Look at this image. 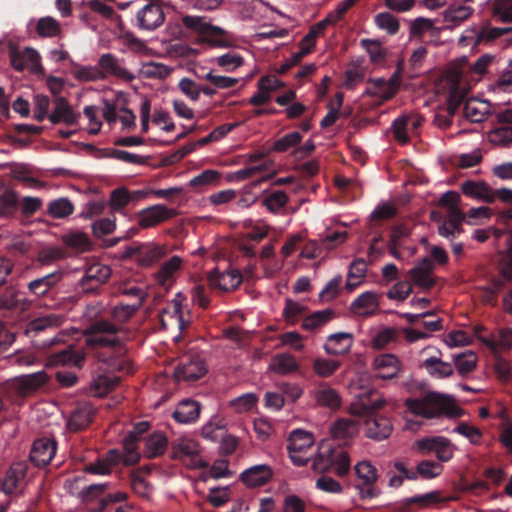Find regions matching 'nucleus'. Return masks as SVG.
Masks as SVG:
<instances>
[{"mask_svg":"<svg viewBox=\"0 0 512 512\" xmlns=\"http://www.w3.org/2000/svg\"><path fill=\"white\" fill-rule=\"evenodd\" d=\"M386 399L375 391H367L355 397L349 407V413L353 416L363 417L382 409L386 405Z\"/></svg>","mask_w":512,"mask_h":512,"instance_id":"obj_10","label":"nucleus"},{"mask_svg":"<svg viewBox=\"0 0 512 512\" xmlns=\"http://www.w3.org/2000/svg\"><path fill=\"white\" fill-rule=\"evenodd\" d=\"M331 435L338 440L348 441L358 433V424L348 418H341L330 427Z\"/></svg>","mask_w":512,"mask_h":512,"instance_id":"obj_35","label":"nucleus"},{"mask_svg":"<svg viewBox=\"0 0 512 512\" xmlns=\"http://www.w3.org/2000/svg\"><path fill=\"white\" fill-rule=\"evenodd\" d=\"M64 315L51 313L33 320L30 323V330L42 331L47 328L58 327L64 322Z\"/></svg>","mask_w":512,"mask_h":512,"instance_id":"obj_51","label":"nucleus"},{"mask_svg":"<svg viewBox=\"0 0 512 512\" xmlns=\"http://www.w3.org/2000/svg\"><path fill=\"white\" fill-rule=\"evenodd\" d=\"M477 355L472 351H466L453 356V362L457 373L466 376L475 370L477 366Z\"/></svg>","mask_w":512,"mask_h":512,"instance_id":"obj_40","label":"nucleus"},{"mask_svg":"<svg viewBox=\"0 0 512 512\" xmlns=\"http://www.w3.org/2000/svg\"><path fill=\"white\" fill-rule=\"evenodd\" d=\"M373 368L378 378L392 379L400 372L401 362L393 354H381L375 357Z\"/></svg>","mask_w":512,"mask_h":512,"instance_id":"obj_18","label":"nucleus"},{"mask_svg":"<svg viewBox=\"0 0 512 512\" xmlns=\"http://www.w3.org/2000/svg\"><path fill=\"white\" fill-rule=\"evenodd\" d=\"M111 275L110 268L101 263L90 265L84 274L83 281L85 283L103 284Z\"/></svg>","mask_w":512,"mask_h":512,"instance_id":"obj_42","label":"nucleus"},{"mask_svg":"<svg viewBox=\"0 0 512 512\" xmlns=\"http://www.w3.org/2000/svg\"><path fill=\"white\" fill-rule=\"evenodd\" d=\"M392 430L391 420L387 417H375L367 419L365 422V435L376 441L388 438Z\"/></svg>","mask_w":512,"mask_h":512,"instance_id":"obj_24","label":"nucleus"},{"mask_svg":"<svg viewBox=\"0 0 512 512\" xmlns=\"http://www.w3.org/2000/svg\"><path fill=\"white\" fill-rule=\"evenodd\" d=\"M98 68L103 74V80L112 76L123 80H132L133 74L125 68L123 60L112 53L102 54L97 61Z\"/></svg>","mask_w":512,"mask_h":512,"instance_id":"obj_11","label":"nucleus"},{"mask_svg":"<svg viewBox=\"0 0 512 512\" xmlns=\"http://www.w3.org/2000/svg\"><path fill=\"white\" fill-rule=\"evenodd\" d=\"M343 93L338 92L335 98L328 103V113L321 121L323 128L333 125L340 117V108L343 105Z\"/></svg>","mask_w":512,"mask_h":512,"instance_id":"obj_50","label":"nucleus"},{"mask_svg":"<svg viewBox=\"0 0 512 512\" xmlns=\"http://www.w3.org/2000/svg\"><path fill=\"white\" fill-rule=\"evenodd\" d=\"M199 454V443L189 436H181L172 442V457L181 461L189 468L206 466V463Z\"/></svg>","mask_w":512,"mask_h":512,"instance_id":"obj_4","label":"nucleus"},{"mask_svg":"<svg viewBox=\"0 0 512 512\" xmlns=\"http://www.w3.org/2000/svg\"><path fill=\"white\" fill-rule=\"evenodd\" d=\"M175 215L174 209L163 204H156L139 210L136 213V218L140 228L150 229L170 220Z\"/></svg>","mask_w":512,"mask_h":512,"instance_id":"obj_9","label":"nucleus"},{"mask_svg":"<svg viewBox=\"0 0 512 512\" xmlns=\"http://www.w3.org/2000/svg\"><path fill=\"white\" fill-rule=\"evenodd\" d=\"M375 23L378 28L385 30L390 35H394L399 30V22L395 16L389 12H381L376 15Z\"/></svg>","mask_w":512,"mask_h":512,"instance_id":"obj_61","label":"nucleus"},{"mask_svg":"<svg viewBox=\"0 0 512 512\" xmlns=\"http://www.w3.org/2000/svg\"><path fill=\"white\" fill-rule=\"evenodd\" d=\"M379 297L377 292L366 291L352 302L351 310L360 316H370L379 308Z\"/></svg>","mask_w":512,"mask_h":512,"instance_id":"obj_23","label":"nucleus"},{"mask_svg":"<svg viewBox=\"0 0 512 512\" xmlns=\"http://www.w3.org/2000/svg\"><path fill=\"white\" fill-rule=\"evenodd\" d=\"M48 381V376L44 371H39L32 374L22 375L10 381V389L15 391L20 396H27L39 388H41Z\"/></svg>","mask_w":512,"mask_h":512,"instance_id":"obj_12","label":"nucleus"},{"mask_svg":"<svg viewBox=\"0 0 512 512\" xmlns=\"http://www.w3.org/2000/svg\"><path fill=\"white\" fill-rule=\"evenodd\" d=\"M207 369L205 363L199 359H191L178 365L174 371L177 381H194L201 378Z\"/></svg>","mask_w":512,"mask_h":512,"instance_id":"obj_21","label":"nucleus"},{"mask_svg":"<svg viewBox=\"0 0 512 512\" xmlns=\"http://www.w3.org/2000/svg\"><path fill=\"white\" fill-rule=\"evenodd\" d=\"M491 103L476 98L468 99L464 106V116L474 123L484 121L491 114Z\"/></svg>","mask_w":512,"mask_h":512,"instance_id":"obj_26","label":"nucleus"},{"mask_svg":"<svg viewBox=\"0 0 512 512\" xmlns=\"http://www.w3.org/2000/svg\"><path fill=\"white\" fill-rule=\"evenodd\" d=\"M73 77L81 82H96L103 80V74L100 72L97 63L95 65L74 64L72 71Z\"/></svg>","mask_w":512,"mask_h":512,"instance_id":"obj_41","label":"nucleus"},{"mask_svg":"<svg viewBox=\"0 0 512 512\" xmlns=\"http://www.w3.org/2000/svg\"><path fill=\"white\" fill-rule=\"evenodd\" d=\"M131 195L126 188H117L111 192L109 205L115 212L122 211L130 202Z\"/></svg>","mask_w":512,"mask_h":512,"instance_id":"obj_59","label":"nucleus"},{"mask_svg":"<svg viewBox=\"0 0 512 512\" xmlns=\"http://www.w3.org/2000/svg\"><path fill=\"white\" fill-rule=\"evenodd\" d=\"M489 141L498 146H506L512 142V127L503 126L493 129L488 134Z\"/></svg>","mask_w":512,"mask_h":512,"instance_id":"obj_62","label":"nucleus"},{"mask_svg":"<svg viewBox=\"0 0 512 512\" xmlns=\"http://www.w3.org/2000/svg\"><path fill=\"white\" fill-rule=\"evenodd\" d=\"M49 120L54 123H65L72 125L77 122L78 116L66 99L59 97L55 99L53 111L48 116Z\"/></svg>","mask_w":512,"mask_h":512,"instance_id":"obj_27","label":"nucleus"},{"mask_svg":"<svg viewBox=\"0 0 512 512\" xmlns=\"http://www.w3.org/2000/svg\"><path fill=\"white\" fill-rule=\"evenodd\" d=\"M288 202V196L284 191H275L267 195L263 201V206L272 213H278Z\"/></svg>","mask_w":512,"mask_h":512,"instance_id":"obj_54","label":"nucleus"},{"mask_svg":"<svg viewBox=\"0 0 512 512\" xmlns=\"http://www.w3.org/2000/svg\"><path fill=\"white\" fill-rule=\"evenodd\" d=\"M139 307L140 302H135L133 304H119L111 309L110 314L114 321L123 323L129 320Z\"/></svg>","mask_w":512,"mask_h":512,"instance_id":"obj_57","label":"nucleus"},{"mask_svg":"<svg viewBox=\"0 0 512 512\" xmlns=\"http://www.w3.org/2000/svg\"><path fill=\"white\" fill-rule=\"evenodd\" d=\"M164 22V13L160 5L149 3L137 13L138 27L143 30H154Z\"/></svg>","mask_w":512,"mask_h":512,"instance_id":"obj_15","label":"nucleus"},{"mask_svg":"<svg viewBox=\"0 0 512 512\" xmlns=\"http://www.w3.org/2000/svg\"><path fill=\"white\" fill-rule=\"evenodd\" d=\"M354 336L349 332H338L327 337L324 350L327 354L341 356L348 354L353 346Z\"/></svg>","mask_w":512,"mask_h":512,"instance_id":"obj_16","label":"nucleus"},{"mask_svg":"<svg viewBox=\"0 0 512 512\" xmlns=\"http://www.w3.org/2000/svg\"><path fill=\"white\" fill-rule=\"evenodd\" d=\"M336 450L330 445H322L313 460V468L317 472H325L332 468Z\"/></svg>","mask_w":512,"mask_h":512,"instance_id":"obj_44","label":"nucleus"},{"mask_svg":"<svg viewBox=\"0 0 512 512\" xmlns=\"http://www.w3.org/2000/svg\"><path fill=\"white\" fill-rule=\"evenodd\" d=\"M118 327L102 320L92 324L86 331V343L92 347H108L116 344Z\"/></svg>","mask_w":512,"mask_h":512,"instance_id":"obj_7","label":"nucleus"},{"mask_svg":"<svg viewBox=\"0 0 512 512\" xmlns=\"http://www.w3.org/2000/svg\"><path fill=\"white\" fill-rule=\"evenodd\" d=\"M299 365L295 357L288 353L277 354L272 357L269 370L280 375H287L298 371Z\"/></svg>","mask_w":512,"mask_h":512,"instance_id":"obj_34","label":"nucleus"},{"mask_svg":"<svg viewBox=\"0 0 512 512\" xmlns=\"http://www.w3.org/2000/svg\"><path fill=\"white\" fill-rule=\"evenodd\" d=\"M334 317V312L331 309H325L312 313L304 318L302 328L307 331H313L326 323Z\"/></svg>","mask_w":512,"mask_h":512,"instance_id":"obj_45","label":"nucleus"},{"mask_svg":"<svg viewBox=\"0 0 512 512\" xmlns=\"http://www.w3.org/2000/svg\"><path fill=\"white\" fill-rule=\"evenodd\" d=\"M405 406L414 415L423 418H437L442 414L454 416L457 407L453 397L439 392H429L421 399L408 398Z\"/></svg>","mask_w":512,"mask_h":512,"instance_id":"obj_2","label":"nucleus"},{"mask_svg":"<svg viewBox=\"0 0 512 512\" xmlns=\"http://www.w3.org/2000/svg\"><path fill=\"white\" fill-rule=\"evenodd\" d=\"M56 453V442L52 439L42 438L34 442L30 452L31 460L37 466H45Z\"/></svg>","mask_w":512,"mask_h":512,"instance_id":"obj_20","label":"nucleus"},{"mask_svg":"<svg viewBox=\"0 0 512 512\" xmlns=\"http://www.w3.org/2000/svg\"><path fill=\"white\" fill-rule=\"evenodd\" d=\"M355 474L363 486H372L378 480L377 468L368 460H362L354 466Z\"/></svg>","mask_w":512,"mask_h":512,"instance_id":"obj_38","label":"nucleus"},{"mask_svg":"<svg viewBox=\"0 0 512 512\" xmlns=\"http://www.w3.org/2000/svg\"><path fill=\"white\" fill-rule=\"evenodd\" d=\"M317 405L330 410L340 408L342 399L339 393L327 384L320 385L313 393Z\"/></svg>","mask_w":512,"mask_h":512,"instance_id":"obj_29","label":"nucleus"},{"mask_svg":"<svg viewBox=\"0 0 512 512\" xmlns=\"http://www.w3.org/2000/svg\"><path fill=\"white\" fill-rule=\"evenodd\" d=\"M61 279L62 274L60 272H53L30 281L27 287L32 294L36 296H43L55 287Z\"/></svg>","mask_w":512,"mask_h":512,"instance_id":"obj_32","label":"nucleus"},{"mask_svg":"<svg viewBox=\"0 0 512 512\" xmlns=\"http://www.w3.org/2000/svg\"><path fill=\"white\" fill-rule=\"evenodd\" d=\"M204 79L213 85L215 89H230L235 87L239 82L238 78L220 75L213 70L206 73Z\"/></svg>","mask_w":512,"mask_h":512,"instance_id":"obj_56","label":"nucleus"},{"mask_svg":"<svg viewBox=\"0 0 512 512\" xmlns=\"http://www.w3.org/2000/svg\"><path fill=\"white\" fill-rule=\"evenodd\" d=\"M473 13V7L467 3H453L443 11L442 16L444 22L458 26L469 19Z\"/></svg>","mask_w":512,"mask_h":512,"instance_id":"obj_30","label":"nucleus"},{"mask_svg":"<svg viewBox=\"0 0 512 512\" xmlns=\"http://www.w3.org/2000/svg\"><path fill=\"white\" fill-rule=\"evenodd\" d=\"M183 260L180 256H172L169 260L161 264L154 278L157 284L162 287L170 288L176 278V274L182 268Z\"/></svg>","mask_w":512,"mask_h":512,"instance_id":"obj_17","label":"nucleus"},{"mask_svg":"<svg viewBox=\"0 0 512 512\" xmlns=\"http://www.w3.org/2000/svg\"><path fill=\"white\" fill-rule=\"evenodd\" d=\"M200 405L190 399L181 401L173 412L174 419L179 423H190L198 419Z\"/></svg>","mask_w":512,"mask_h":512,"instance_id":"obj_33","label":"nucleus"},{"mask_svg":"<svg viewBox=\"0 0 512 512\" xmlns=\"http://www.w3.org/2000/svg\"><path fill=\"white\" fill-rule=\"evenodd\" d=\"M182 23L187 29L198 33L202 38H204L205 35L223 32L221 27L212 25L209 20L203 16L186 15L182 17Z\"/></svg>","mask_w":512,"mask_h":512,"instance_id":"obj_28","label":"nucleus"},{"mask_svg":"<svg viewBox=\"0 0 512 512\" xmlns=\"http://www.w3.org/2000/svg\"><path fill=\"white\" fill-rule=\"evenodd\" d=\"M94 414L93 407L88 402L78 403L68 420V427L72 431L81 430L89 425Z\"/></svg>","mask_w":512,"mask_h":512,"instance_id":"obj_25","label":"nucleus"},{"mask_svg":"<svg viewBox=\"0 0 512 512\" xmlns=\"http://www.w3.org/2000/svg\"><path fill=\"white\" fill-rule=\"evenodd\" d=\"M340 367V362L337 360L316 358L313 362V370L316 375L322 378L332 376Z\"/></svg>","mask_w":512,"mask_h":512,"instance_id":"obj_52","label":"nucleus"},{"mask_svg":"<svg viewBox=\"0 0 512 512\" xmlns=\"http://www.w3.org/2000/svg\"><path fill=\"white\" fill-rule=\"evenodd\" d=\"M166 253L167 247L165 245L150 243L141 249V262L145 265H149L164 257Z\"/></svg>","mask_w":512,"mask_h":512,"instance_id":"obj_53","label":"nucleus"},{"mask_svg":"<svg viewBox=\"0 0 512 512\" xmlns=\"http://www.w3.org/2000/svg\"><path fill=\"white\" fill-rule=\"evenodd\" d=\"M367 272V263L363 259L354 260L350 267L347 276L346 289L353 291L364 280Z\"/></svg>","mask_w":512,"mask_h":512,"instance_id":"obj_37","label":"nucleus"},{"mask_svg":"<svg viewBox=\"0 0 512 512\" xmlns=\"http://www.w3.org/2000/svg\"><path fill=\"white\" fill-rule=\"evenodd\" d=\"M493 16L502 22H512V0H489Z\"/></svg>","mask_w":512,"mask_h":512,"instance_id":"obj_49","label":"nucleus"},{"mask_svg":"<svg viewBox=\"0 0 512 512\" xmlns=\"http://www.w3.org/2000/svg\"><path fill=\"white\" fill-rule=\"evenodd\" d=\"M462 191L471 198L487 203L494 202V190L484 182L466 181L462 184Z\"/></svg>","mask_w":512,"mask_h":512,"instance_id":"obj_31","label":"nucleus"},{"mask_svg":"<svg viewBox=\"0 0 512 512\" xmlns=\"http://www.w3.org/2000/svg\"><path fill=\"white\" fill-rule=\"evenodd\" d=\"M211 61L225 72H233L244 64V58L235 51L216 56Z\"/></svg>","mask_w":512,"mask_h":512,"instance_id":"obj_39","label":"nucleus"},{"mask_svg":"<svg viewBox=\"0 0 512 512\" xmlns=\"http://www.w3.org/2000/svg\"><path fill=\"white\" fill-rule=\"evenodd\" d=\"M54 363L80 367L84 361V354L81 351L64 350L54 355Z\"/></svg>","mask_w":512,"mask_h":512,"instance_id":"obj_60","label":"nucleus"},{"mask_svg":"<svg viewBox=\"0 0 512 512\" xmlns=\"http://www.w3.org/2000/svg\"><path fill=\"white\" fill-rule=\"evenodd\" d=\"M119 453L116 450L109 452L106 459L98 460L95 463H91L85 467V471L97 475H106L111 471V467L119 459Z\"/></svg>","mask_w":512,"mask_h":512,"instance_id":"obj_47","label":"nucleus"},{"mask_svg":"<svg viewBox=\"0 0 512 512\" xmlns=\"http://www.w3.org/2000/svg\"><path fill=\"white\" fill-rule=\"evenodd\" d=\"M10 58L12 66L18 71L24 69L37 71L41 68V57L38 51L31 47L11 51Z\"/></svg>","mask_w":512,"mask_h":512,"instance_id":"obj_14","label":"nucleus"},{"mask_svg":"<svg viewBox=\"0 0 512 512\" xmlns=\"http://www.w3.org/2000/svg\"><path fill=\"white\" fill-rule=\"evenodd\" d=\"M453 432L462 435L467 438L471 444L478 445L482 439L481 431L466 422L460 423L457 427L454 428Z\"/></svg>","mask_w":512,"mask_h":512,"instance_id":"obj_64","label":"nucleus"},{"mask_svg":"<svg viewBox=\"0 0 512 512\" xmlns=\"http://www.w3.org/2000/svg\"><path fill=\"white\" fill-rule=\"evenodd\" d=\"M74 211V206L68 198H59L51 201L48 204V214L57 219L65 218L71 215Z\"/></svg>","mask_w":512,"mask_h":512,"instance_id":"obj_48","label":"nucleus"},{"mask_svg":"<svg viewBox=\"0 0 512 512\" xmlns=\"http://www.w3.org/2000/svg\"><path fill=\"white\" fill-rule=\"evenodd\" d=\"M433 268L434 265L430 259H422L409 271L411 280L416 286L422 289L432 288L435 285V280L432 275Z\"/></svg>","mask_w":512,"mask_h":512,"instance_id":"obj_19","label":"nucleus"},{"mask_svg":"<svg viewBox=\"0 0 512 512\" xmlns=\"http://www.w3.org/2000/svg\"><path fill=\"white\" fill-rule=\"evenodd\" d=\"M443 471V466L437 462L430 460H423L418 463L416 468L417 477L423 479H433L439 476Z\"/></svg>","mask_w":512,"mask_h":512,"instance_id":"obj_58","label":"nucleus"},{"mask_svg":"<svg viewBox=\"0 0 512 512\" xmlns=\"http://www.w3.org/2000/svg\"><path fill=\"white\" fill-rule=\"evenodd\" d=\"M413 449L422 455L434 453L441 462H447L452 459L455 451L451 441L443 436H431L416 440L413 443Z\"/></svg>","mask_w":512,"mask_h":512,"instance_id":"obj_6","label":"nucleus"},{"mask_svg":"<svg viewBox=\"0 0 512 512\" xmlns=\"http://www.w3.org/2000/svg\"><path fill=\"white\" fill-rule=\"evenodd\" d=\"M257 404V397L253 393H246L230 400V407L237 413H246L251 411Z\"/></svg>","mask_w":512,"mask_h":512,"instance_id":"obj_55","label":"nucleus"},{"mask_svg":"<svg viewBox=\"0 0 512 512\" xmlns=\"http://www.w3.org/2000/svg\"><path fill=\"white\" fill-rule=\"evenodd\" d=\"M186 296L178 292L161 314V325L166 330L183 332L191 323L189 308L184 305Z\"/></svg>","mask_w":512,"mask_h":512,"instance_id":"obj_3","label":"nucleus"},{"mask_svg":"<svg viewBox=\"0 0 512 512\" xmlns=\"http://www.w3.org/2000/svg\"><path fill=\"white\" fill-rule=\"evenodd\" d=\"M272 469L270 466L261 464L252 466L240 475V479L248 487H258L265 485L272 477Z\"/></svg>","mask_w":512,"mask_h":512,"instance_id":"obj_22","label":"nucleus"},{"mask_svg":"<svg viewBox=\"0 0 512 512\" xmlns=\"http://www.w3.org/2000/svg\"><path fill=\"white\" fill-rule=\"evenodd\" d=\"M482 42L480 24H474L465 29L460 36L459 45L466 47L469 45L477 46Z\"/></svg>","mask_w":512,"mask_h":512,"instance_id":"obj_63","label":"nucleus"},{"mask_svg":"<svg viewBox=\"0 0 512 512\" xmlns=\"http://www.w3.org/2000/svg\"><path fill=\"white\" fill-rule=\"evenodd\" d=\"M288 451L292 462L297 466L305 465L311 456L314 444L312 433L297 429L294 430L288 439Z\"/></svg>","mask_w":512,"mask_h":512,"instance_id":"obj_5","label":"nucleus"},{"mask_svg":"<svg viewBox=\"0 0 512 512\" xmlns=\"http://www.w3.org/2000/svg\"><path fill=\"white\" fill-rule=\"evenodd\" d=\"M492 61L493 56L485 54L467 68L464 65L467 58H462L459 65L449 67L440 79L437 86L438 92L446 96L450 106L458 105L466 97L472 85L487 71Z\"/></svg>","mask_w":512,"mask_h":512,"instance_id":"obj_1","label":"nucleus"},{"mask_svg":"<svg viewBox=\"0 0 512 512\" xmlns=\"http://www.w3.org/2000/svg\"><path fill=\"white\" fill-rule=\"evenodd\" d=\"M401 76L398 71L394 72L389 79L381 77L371 78L367 81L365 94L377 98L380 101L391 99L399 90Z\"/></svg>","mask_w":512,"mask_h":512,"instance_id":"obj_8","label":"nucleus"},{"mask_svg":"<svg viewBox=\"0 0 512 512\" xmlns=\"http://www.w3.org/2000/svg\"><path fill=\"white\" fill-rule=\"evenodd\" d=\"M167 438L163 433H153L150 435L145 444V454L149 458H154L166 450Z\"/></svg>","mask_w":512,"mask_h":512,"instance_id":"obj_46","label":"nucleus"},{"mask_svg":"<svg viewBox=\"0 0 512 512\" xmlns=\"http://www.w3.org/2000/svg\"><path fill=\"white\" fill-rule=\"evenodd\" d=\"M209 285L212 289L222 292L235 290L242 282V276L238 270L230 269L224 272L213 271L208 276Z\"/></svg>","mask_w":512,"mask_h":512,"instance_id":"obj_13","label":"nucleus"},{"mask_svg":"<svg viewBox=\"0 0 512 512\" xmlns=\"http://www.w3.org/2000/svg\"><path fill=\"white\" fill-rule=\"evenodd\" d=\"M423 366L432 377L443 379L453 375L452 364L444 362L440 357L431 356L424 360Z\"/></svg>","mask_w":512,"mask_h":512,"instance_id":"obj_36","label":"nucleus"},{"mask_svg":"<svg viewBox=\"0 0 512 512\" xmlns=\"http://www.w3.org/2000/svg\"><path fill=\"white\" fill-rule=\"evenodd\" d=\"M36 32L40 37H56L61 32V25L55 18L45 16L37 20Z\"/></svg>","mask_w":512,"mask_h":512,"instance_id":"obj_43","label":"nucleus"}]
</instances>
